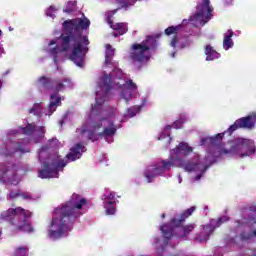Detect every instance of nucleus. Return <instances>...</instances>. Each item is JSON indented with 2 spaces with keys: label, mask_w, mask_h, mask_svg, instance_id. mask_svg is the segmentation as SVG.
<instances>
[{
  "label": "nucleus",
  "mask_w": 256,
  "mask_h": 256,
  "mask_svg": "<svg viewBox=\"0 0 256 256\" xmlns=\"http://www.w3.org/2000/svg\"><path fill=\"white\" fill-rule=\"evenodd\" d=\"M115 50L109 44H106L104 64L112 65L114 69L108 75L102 72L97 80L96 104L92 106L86 122L76 130V137L81 143L87 141H99L101 137L108 143H113V136L117 133L115 117H117V108H111L109 111L103 110V103L113 91H119V98L129 103L137 95V84L123 74V71L117 68V63L113 62Z\"/></svg>",
  "instance_id": "obj_1"
},
{
  "label": "nucleus",
  "mask_w": 256,
  "mask_h": 256,
  "mask_svg": "<svg viewBox=\"0 0 256 256\" xmlns=\"http://www.w3.org/2000/svg\"><path fill=\"white\" fill-rule=\"evenodd\" d=\"M192 151L193 147L189 146V143L180 142L179 145L170 151L169 159L157 160L145 168L144 177L147 179V183H153V179H157V177H165V173L171 171L172 167H181L188 173H196L193 181H199L205 171L215 163V157L230 155V157H235L236 159H245V157L255 155L256 147L253 140L237 138L228 142L225 147L217 146V152L214 156L208 153L207 157L201 158L199 154H194L193 158L188 162L181 158H175L187 157L191 155Z\"/></svg>",
  "instance_id": "obj_2"
},
{
  "label": "nucleus",
  "mask_w": 256,
  "mask_h": 256,
  "mask_svg": "<svg viewBox=\"0 0 256 256\" xmlns=\"http://www.w3.org/2000/svg\"><path fill=\"white\" fill-rule=\"evenodd\" d=\"M91 25V21L83 16V18H75L63 22V32L60 37L48 40L44 46V51L53 58L54 63H59L61 53H69L70 61H73L77 67L85 65V55H87V45H89V38L83 35Z\"/></svg>",
  "instance_id": "obj_3"
},
{
  "label": "nucleus",
  "mask_w": 256,
  "mask_h": 256,
  "mask_svg": "<svg viewBox=\"0 0 256 256\" xmlns=\"http://www.w3.org/2000/svg\"><path fill=\"white\" fill-rule=\"evenodd\" d=\"M85 205H87L85 198L73 194L68 202L56 207L52 212V218L47 226V236L52 241L67 237L73 229L75 220L85 213L83 211Z\"/></svg>",
  "instance_id": "obj_4"
},
{
  "label": "nucleus",
  "mask_w": 256,
  "mask_h": 256,
  "mask_svg": "<svg viewBox=\"0 0 256 256\" xmlns=\"http://www.w3.org/2000/svg\"><path fill=\"white\" fill-rule=\"evenodd\" d=\"M211 13H213V7H211V1L198 0L196 11L190 16L188 20H183L178 26H170L165 30V34L170 37V47L173 51L170 57L174 59L177 51L185 49L189 45V41L186 37H182L181 33L191 29V27L203 26L211 19Z\"/></svg>",
  "instance_id": "obj_5"
},
{
  "label": "nucleus",
  "mask_w": 256,
  "mask_h": 256,
  "mask_svg": "<svg viewBox=\"0 0 256 256\" xmlns=\"http://www.w3.org/2000/svg\"><path fill=\"white\" fill-rule=\"evenodd\" d=\"M63 147V144L52 138L48 140L47 145L42 146L38 150V161L42 165V169L38 172L40 179H53L59 177V172L63 171V168L67 166V162L57 154H51V151Z\"/></svg>",
  "instance_id": "obj_6"
},
{
  "label": "nucleus",
  "mask_w": 256,
  "mask_h": 256,
  "mask_svg": "<svg viewBox=\"0 0 256 256\" xmlns=\"http://www.w3.org/2000/svg\"><path fill=\"white\" fill-rule=\"evenodd\" d=\"M157 40L153 36H149L146 40L139 44H133L128 59L136 67L141 69L144 65H147L151 59V49H155Z\"/></svg>",
  "instance_id": "obj_7"
},
{
  "label": "nucleus",
  "mask_w": 256,
  "mask_h": 256,
  "mask_svg": "<svg viewBox=\"0 0 256 256\" xmlns=\"http://www.w3.org/2000/svg\"><path fill=\"white\" fill-rule=\"evenodd\" d=\"M255 123L256 114H251L250 116L240 118L236 120L235 123L231 125L224 133H219L215 136L201 138L200 145H202L203 147L217 145L218 141H221V139L225 137V133H229V135H231V133H233V131H237V129H253V127H255Z\"/></svg>",
  "instance_id": "obj_8"
},
{
  "label": "nucleus",
  "mask_w": 256,
  "mask_h": 256,
  "mask_svg": "<svg viewBox=\"0 0 256 256\" xmlns=\"http://www.w3.org/2000/svg\"><path fill=\"white\" fill-rule=\"evenodd\" d=\"M31 215L30 211L24 210L21 207L15 209L10 208L6 212L2 213V219L10 221L12 225H16L20 231L31 233V231H33V227H31V224L27 222V219H30Z\"/></svg>",
  "instance_id": "obj_9"
},
{
  "label": "nucleus",
  "mask_w": 256,
  "mask_h": 256,
  "mask_svg": "<svg viewBox=\"0 0 256 256\" xmlns=\"http://www.w3.org/2000/svg\"><path fill=\"white\" fill-rule=\"evenodd\" d=\"M195 211V206L190 207L187 209L181 216H176L169 224H164L160 227V231L163 233L164 237L166 239H171V235H173V227H180L181 223L187 219V217H190V215H193V212Z\"/></svg>",
  "instance_id": "obj_10"
},
{
  "label": "nucleus",
  "mask_w": 256,
  "mask_h": 256,
  "mask_svg": "<svg viewBox=\"0 0 256 256\" xmlns=\"http://www.w3.org/2000/svg\"><path fill=\"white\" fill-rule=\"evenodd\" d=\"M0 181L6 185H18L19 177H17V166L8 163L0 167Z\"/></svg>",
  "instance_id": "obj_11"
},
{
  "label": "nucleus",
  "mask_w": 256,
  "mask_h": 256,
  "mask_svg": "<svg viewBox=\"0 0 256 256\" xmlns=\"http://www.w3.org/2000/svg\"><path fill=\"white\" fill-rule=\"evenodd\" d=\"M21 133H23V135H30L33 143H41L45 138V127L36 126L35 123H31L21 128Z\"/></svg>",
  "instance_id": "obj_12"
},
{
  "label": "nucleus",
  "mask_w": 256,
  "mask_h": 256,
  "mask_svg": "<svg viewBox=\"0 0 256 256\" xmlns=\"http://www.w3.org/2000/svg\"><path fill=\"white\" fill-rule=\"evenodd\" d=\"M227 221H229V218L227 216H223L218 220H211L210 224L202 227L198 240L201 243H203V241H207L209 239V235H211V233L215 231V228L220 227L221 223H227Z\"/></svg>",
  "instance_id": "obj_13"
},
{
  "label": "nucleus",
  "mask_w": 256,
  "mask_h": 256,
  "mask_svg": "<svg viewBox=\"0 0 256 256\" xmlns=\"http://www.w3.org/2000/svg\"><path fill=\"white\" fill-rule=\"evenodd\" d=\"M115 13H117V9L106 12L105 17L108 25H110L111 29H113L114 31V37H118L119 35H125V33L127 32V23L113 24V21H111V17H113Z\"/></svg>",
  "instance_id": "obj_14"
},
{
  "label": "nucleus",
  "mask_w": 256,
  "mask_h": 256,
  "mask_svg": "<svg viewBox=\"0 0 256 256\" xmlns=\"http://www.w3.org/2000/svg\"><path fill=\"white\" fill-rule=\"evenodd\" d=\"M83 153H85V146H83V144H76L70 149V153L66 155V159L68 163H71V161H77V159H81V155H83Z\"/></svg>",
  "instance_id": "obj_15"
},
{
  "label": "nucleus",
  "mask_w": 256,
  "mask_h": 256,
  "mask_svg": "<svg viewBox=\"0 0 256 256\" xmlns=\"http://www.w3.org/2000/svg\"><path fill=\"white\" fill-rule=\"evenodd\" d=\"M61 105V97L58 94H51L50 103L48 109L45 112V115L51 116L55 111H57V107Z\"/></svg>",
  "instance_id": "obj_16"
},
{
  "label": "nucleus",
  "mask_w": 256,
  "mask_h": 256,
  "mask_svg": "<svg viewBox=\"0 0 256 256\" xmlns=\"http://www.w3.org/2000/svg\"><path fill=\"white\" fill-rule=\"evenodd\" d=\"M73 82L67 77H63L60 80H56L53 84L55 91H65V89H72Z\"/></svg>",
  "instance_id": "obj_17"
},
{
  "label": "nucleus",
  "mask_w": 256,
  "mask_h": 256,
  "mask_svg": "<svg viewBox=\"0 0 256 256\" xmlns=\"http://www.w3.org/2000/svg\"><path fill=\"white\" fill-rule=\"evenodd\" d=\"M233 35L234 33L232 30H228L227 32L224 33V38H223V49L224 51H229V49H233V46L235 43L233 42Z\"/></svg>",
  "instance_id": "obj_18"
},
{
  "label": "nucleus",
  "mask_w": 256,
  "mask_h": 256,
  "mask_svg": "<svg viewBox=\"0 0 256 256\" xmlns=\"http://www.w3.org/2000/svg\"><path fill=\"white\" fill-rule=\"evenodd\" d=\"M145 107V102L142 103L141 106H132L127 109L126 113L123 115L121 122H125L126 119H131L141 111V108Z\"/></svg>",
  "instance_id": "obj_19"
},
{
  "label": "nucleus",
  "mask_w": 256,
  "mask_h": 256,
  "mask_svg": "<svg viewBox=\"0 0 256 256\" xmlns=\"http://www.w3.org/2000/svg\"><path fill=\"white\" fill-rule=\"evenodd\" d=\"M7 151L9 153H6V155H13L15 151H20V153H28L29 150L23 148L19 142H10L7 145Z\"/></svg>",
  "instance_id": "obj_20"
},
{
  "label": "nucleus",
  "mask_w": 256,
  "mask_h": 256,
  "mask_svg": "<svg viewBox=\"0 0 256 256\" xmlns=\"http://www.w3.org/2000/svg\"><path fill=\"white\" fill-rule=\"evenodd\" d=\"M205 55L206 61H215V59H219V57H221V54H219L217 50L213 49L211 45H207L205 47Z\"/></svg>",
  "instance_id": "obj_21"
},
{
  "label": "nucleus",
  "mask_w": 256,
  "mask_h": 256,
  "mask_svg": "<svg viewBox=\"0 0 256 256\" xmlns=\"http://www.w3.org/2000/svg\"><path fill=\"white\" fill-rule=\"evenodd\" d=\"M194 229H195L194 224H189L182 228H178V237L180 238L187 237V235H189V233H192Z\"/></svg>",
  "instance_id": "obj_22"
},
{
  "label": "nucleus",
  "mask_w": 256,
  "mask_h": 256,
  "mask_svg": "<svg viewBox=\"0 0 256 256\" xmlns=\"http://www.w3.org/2000/svg\"><path fill=\"white\" fill-rule=\"evenodd\" d=\"M106 215H115L117 209L115 208V202H103Z\"/></svg>",
  "instance_id": "obj_23"
},
{
  "label": "nucleus",
  "mask_w": 256,
  "mask_h": 256,
  "mask_svg": "<svg viewBox=\"0 0 256 256\" xmlns=\"http://www.w3.org/2000/svg\"><path fill=\"white\" fill-rule=\"evenodd\" d=\"M188 119L189 117H187V115L180 116V118L172 124L173 129H181V127H183V123H186Z\"/></svg>",
  "instance_id": "obj_24"
},
{
  "label": "nucleus",
  "mask_w": 256,
  "mask_h": 256,
  "mask_svg": "<svg viewBox=\"0 0 256 256\" xmlns=\"http://www.w3.org/2000/svg\"><path fill=\"white\" fill-rule=\"evenodd\" d=\"M76 9H77V2L69 1L67 2L64 8V13H73V11H76Z\"/></svg>",
  "instance_id": "obj_25"
},
{
  "label": "nucleus",
  "mask_w": 256,
  "mask_h": 256,
  "mask_svg": "<svg viewBox=\"0 0 256 256\" xmlns=\"http://www.w3.org/2000/svg\"><path fill=\"white\" fill-rule=\"evenodd\" d=\"M30 113H33L34 115H40L43 113V105L41 103L34 104L30 109Z\"/></svg>",
  "instance_id": "obj_26"
},
{
  "label": "nucleus",
  "mask_w": 256,
  "mask_h": 256,
  "mask_svg": "<svg viewBox=\"0 0 256 256\" xmlns=\"http://www.w3.org/2000/svg\"><path fill=\"white\" fill-rule=\"evenodd\" d=\"M171 135V126L168 125L164 128V130L160 133L158 139L159 141L165 139V137H170Z\"/></svg>",
  "instance_id": "obj_27"
},
{
  "label": "nucleus",
  "mask_w": 256,
  "mask_h": 256,
  "mask_svg": "<svg viewBox=\"0 0 256 256\" xmlns=\"http://www.w3.org/2000/svg\"><path fill=\"white\" fill-rule=\"evenodd\" d=\"M115 202V192L106 191L104 194V203Z\"/></svg>",
  "instance_id": "obj_28"
},
{
  "label": "nucleus",
  "mask_w": 256,
  "mask_h": 256,
  "mask_svg": "<svg viewBox=\"0 0 256 256\" xmlns=\"http://www.w3.org/2000/svg\"><path fill=\"white\" fill-rule=\"evenodd\" d=\"M28 248L27 246H20L16 248L14 256H27Z\"/></svg>",
  "instance_id": "obj_29"
},
{
  "label": "nucleus",
  "mask_w": 256,
  "mask_h": 256,
  "mask_svg": "<svg viewBox=\"0 0 256 256\" xmlns=\"http://www.w3.org/2000/svg\"><path fill=\"white\" fill-rule=\"evenodd\" d=\"M46 15H47V17H51V19H55V15H57V9H55V7H53V6H50L46 10Z\"/></svg>",
  "instance_id": "obj_30"
},
{
  "label": "nucleus",
  "mask_w": 256,
  "mask_h": 256,
  "mask_svg": "<svg viewBox=\"0 0 256 256\" xmlns=\"http://www.w3.org/2000/svg\"><path fill=\"white\" fill-rule=\"evenodd\" d=\"M38 84L40 87H47V85H49V79L45 76H42L41 78H39Z\"/></svg>",
  "instance_id": "obj_31"
},
{
  "label": "nucleus",
  "mask_w": 256,
  "mask_h": 256,
  "mask_svg": "<svg viewBox=\"0 0 256 256\" xmlns=\"http://www.w3.org/2000/svg\"><path fill=\"white\" fill-rule=\"evenodd\" d=\"M19 197H22L25 201H33V196L27 192H22L19 194Z\"/></svg>",
  "instance_id": "obj_32"
},
{
  "label": "nucleus",
  "mask_w": 256,
  "mask_h": 256,
  "mask_svg": "<svg viewBox=\"0 0 256 256\" xmlns=\"http://www.w3.org/2000/svg\"><path fill=\"white\" fill-rule=\"evenodd\" d=\"M19 192L18 193H15V192H10L9 193V195H8V197L10 198V199H15V197H19Z\"/></svg>",
  "instance_id": "obj_33"
},
{
  "label": "nucleus",
  "mask_w": 256,
  "mask_h": 256,
  "mask_svg": "<svg viewBox=\"0 0 256 256\" xmlns=\"http://www.w3.org/2000/svg\"><path fill=\"white\" fill-rule=\"evenodd\" d=\"M1 55H5V48L3 47V44H0V57Z\"/></svg>",
  "instance_id": "obj_34"
},
{
  "label": "nucleus",
  "mask_w": 256,
  "mask_h": 256,
  "mask_svg": "<svg viewBox=\"0 0 256 256\" xmlns=\"http://www.w3.org/2000/svg\"><path fill=\"white\" fill-rule=\"evenodd\" d=\"M178 183H183V178L181 177V175H178Z\"/></svg>",
  "instance_id": "obj_35"
},
{
  "label": "nucleus",
  "mask_w": 256,
  "mask_h": 256,
  "mask_svg": "<svg viewBox=\"0 0 256 256\" xmlns=\"http://www.w3.org/2000/svg\"><path fill=\"white\" fill-rule=\"evenodd\" d=\"M154 243H156V244L159 243V238H155Z\"/></svg>",
  "instance_id": "obj_36"
},
{
  "label": "nucleus",
  "mask_w": 256,
  "mask_h": 256,
  "mask_svg": "<svg viewBox=\"0 0 256 256\" xmlns=\"http://www.w3.org/2000/svg\"><path fill=\"white\" fill-rule=\"evenodd\" d=\"M2 86H3V82L0 80V89H1Z\"/></svg>",
  "instance_id": "obj_37"
},
{
  "label": "nucleus",
  "mask_w": 256,
  "mask_h": 256,
  "mask_svg": "<svg viewBox=\"0 0 256 256\" xmlns=\"http://www.w3.org/2000/svg\"><path fill=\"white\" fill-rule=\"evenodd\" d=\"M161 217H162V219H165V214H162Z\"/></svg>",
  "instance_id": "obj_38"
},
{
  "label": "nucleus",
  "mask_w": 256,
  "mask_h": 256,
  "mask_svg": "<svg viewBox=\"0 0 256 256\" xmlns=\"http://www.w3.org/2000/svg\"><path fill=\"white\" fill-rule=\"evenodd\" d=\"M168 143H171V138H168Z\"/></svg>",
  "instance_id": "obj_39"
},
{
  "label": "nucleus",
  "mask_w": 256,
  "mask_h": 256,
  "mask_svg": "<svg viewBox=\"0 0 256 256\" xmlns=\"http://www.w3.org/2000/svg\"><path fill=\"white\" fill-rule=\"evenodd\" d=\"M1 35H3V32L0 30V37H1Z\"/></svg>",
  "instance_id": "obj_40"
},
{
  "label": "nucleus",
  "mask_w": 256,
  "mask_h": 256,
  "mask_svg": "<svg viewBox=\"0 0 256 256\" xmlns=\"http://www.w3.org/2000/svg\"><path fill=\"white\" fill-rule=\"evenodd\" d=\"M255 233V235H256V232H254Z\"/></svg>",
  "instance_id": "obj_41"
}]
</instances>
